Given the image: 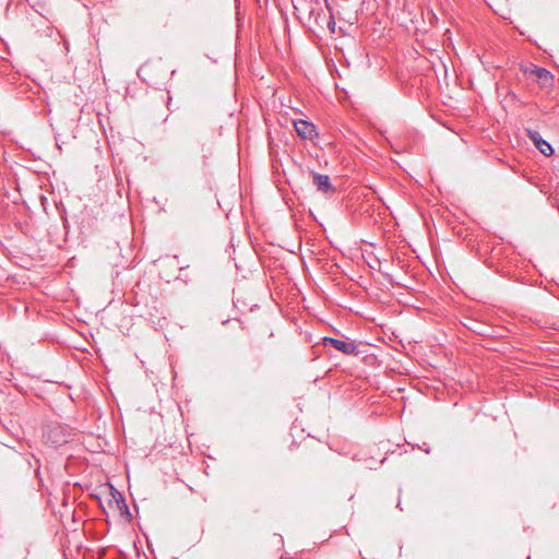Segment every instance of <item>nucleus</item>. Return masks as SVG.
Wrapping results in <instances>:
<instances>
[{
  "label": "nucleus",
  "mask_w": 559,
  "mask_h": 559,
  "mask_svg": "<svg viewBox=\"0 0 559 559\" xmlns=\"http://www.w3.org/2000/svg\"><path fill=\"white\" fill-rule=\"evenodd\" d=\"M530 138L543 155H552V146L546 140H544L537 131H530Z\"/></svg>",
  "instance_id": "nucleus-4"
},
{
  "label": "nucleus",
  "mask_w": 559,
  "mask_h": 559,
  "mask_svg": "<svg viewBox=\"0 0 559 559\" xmlns=\"http://www.w3.org/2000/svg\"><path fill=\"white\" fill-rule=\"evenodd\" d=\"M110 493L111 497L115 499L117 508L119 509L120 513L122 515L131 518V513L123 495L112 486L110 487Z\"/></svg>",
  "instance_id": "nucleus-5"
},
{
  "label": "nucleus",
  "mask_w": 559,
  "mask_h": 559,
  "mask_svg": "<svg viewBox=\"0 0 559 559\" xmlns=\"http://www.w3.org/2000/svg\"><path fill=\"white\" fill-rule=\"evenodd\" d=\"M312 182L317 190L325 195H332L335 193L336 188L331 183L328 175L318 174L312 171Z\"/></svg>",
  "instance_id": "nucleus-2"
},
{
  "label": "nucleus",
  "mask_w": 559,
  "mask_h": 559,
  "mask_svg": "<svg viewBox=\"0 0 559 559\" xmlns=\"http://www.w3.org/2000/svg\"><path fill=\"white\" fill-rule=\"evenodd\" d=\"M63 442H67V440H66V439H62V440H53V441H52V443H53V444H56V445H59V444H61V443H63Z\"/></svg>",
  "instance_id": "nucleus-9"
},
{
  "label": "nucleus",
  "mask_w": 559,
  "mask_h": 559,
  "mask_svg": "<svg viewBox=\"0 0 559 559\" xmlns=\"http://www.w3.org/2000/svg\"><path fill=\"white\" fill-rule=\"evenodd\" d=\"M322 344L324 346L331 345L334 349H336L343 354H346V355L355 354L357 350V346L354 342H345V341L334 338V337H329V336H325L322 338Z\"/></svg>",
  "instance_id": "nucleus-1"
},
{
  "label": "nucleus",
  "mask_w": 559,
  "mask_h": 559,
  "mask_svg": "<svg viewBox=\"0 0 559 559\" xmlns=\"http://www.w3.org/2000/svg\"><path fill=\"white\" fill-rule=\"evenodd\" d=\"M295 130L304 140H312L313 136L317 135L314 124L302 119L295 122Z\"/></svg>",
  "instance_id": "nucleus-3"
},
{
  "label": "nucleus",
  "mask_w": 559,
  "mask_h": 559,
  "mask_svg": "<svg viewBox=\"0 0 559 559\" xmlns=\"http://www.w3.org/2000/svg\"><path fill=\"white\" fill-rule=\"evenodd\" d=\"M328 15H329V13L322 9H318V10L311 9L310 10V17H312L314 20V23L319 27H323V24L326 23L325 20L328 17Z\"/></svg>",
  "instance_id": "nucleus-7"
},
{
  "label": "nucleus",
  "mask_w": 559,
  "mask_h": 559,
  "mask_svg": "<svg viewBox=\"0 0 559 559\" xmlns=\"http://www.w3.org/2000/svg\"><path fill=\"white\" fill-rule=\"evenodd\" d=\"M325 22H326L325 24H326L328 28L331 31V33H334L335 32L336 23H335L334 17H333V15L331 13H329Z\"/></svg>",
  "instance_id": "nucleus-8"
},
{
  "label": "nucleus",
  "mask_w": 559,
  "mask_h": 559,
  "mask_svg": "<svg viewBox=\"0 0 559 559\" xmlns=\"http://www.w3.org/2000/svg\"><path fill=\"white\" fill-rule=\"evenodd\" d=\"M533 73L536 75V78L538 79L539 84L543 87H550L552 85V83H554V75L547 69L536 67L533 70Z\"/></svg>",
  "instance_id": "nucleus-6"
}]
</instances>
